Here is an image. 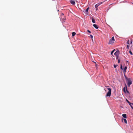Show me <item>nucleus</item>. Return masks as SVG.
Segmentation results:
<instances>
[{
	"label": "nucleus",
	"mask_w": 133,
	"mask_h": 133,
	"mask_svg": "<svg viewBox=\"0 0 133 133\" xmlns=\"http://www.w3.org/2000/svg\"><path fill=\"white\" fill-rule=\"evenodd\" d=\"M120 68H121V69L122 70H123V67H122V64L121 65Z\"/></svg>",
	"instance_id": "15"
},
{
	"label": "nucleus",
	"mask_w": 133,
	"mask_h": 133,
	"mask_svg": "<svg viewBox=\"0 0 133 133\" xmlns=\"http://www.w3.org/2000/svg\"><path fill=\"white\" fill-rule=\"evenodd\" d=\"M129 46L128 45H127V49H129Z\"/></svg>",
	"instance_id": "22"
},
{
	"label": "nucleus",
	"mask_w": 133,
	"mask_h": 133,
	"mask_svg": "<svg viewBox=\"0 0 133 133\" xmlns=\"http://www.w3.org/2000/svg\"><path fill=\"white\" fill-rule=\"evenodd\" d=\"M123 120L124 121V122L125 123H127V121L126 120V119H123V118H122V121H123Z\"/></svg>",
	"instance_id": "10"
},
{
	"label": "nucleus",
	"mask_w": 133,
	"mask_h": 133,
	"mask_svg": "<svg viewBox=\"0 0 133 133\" xmlns=\"http://www.w3.org/2000/svg\"><path fill=\"white\" fill-rule=\"evenodd\" d=\"M119 54V51H116L114 53V55L116 56V58L117 59L118 58Z\"/></svg>",
	"instance_id": "3"
},
{
	"label": "nucleus",
	"mask_w": 133,
	"mask_h": 133,
	"mask_svg": "<svg viewBox=\"0 0 133 133\" xmlns=\"http://www.w3.org/2000/svg\"><path fill=\"white\" fill-rule=\"evenodd\" d=\"M117 65H115V64L114 65V66L115 68H116V67H117Z\"/></svg>",
	"instance_id": "20"
},
{
	"label": "nucleus",
	"mask_w": 133,
	"mask_h": 133,
	"mask_svg": "<svg viewBox=\"0 0 133 133\" xmlns=\"http://www.w3.org/2000/svg\"><path fill=\"white\" fill-rule=\"evenodd\" d=\"M92 22L93 23H95V20L93 18H92Z\"/></svg>",
	"instance_id": "11"
},
{
	"label": "nucleus",
	"mask_w": 133,
	"mask_h": 133,
	"mask_svg": "<svg viewBox=\"0 0 133 133\" xmlns=\"http://www.w3.org/2000/svg\"><path fill=\"white\" fill-rule=\"evenodd\" d=\"M127 102L129 103V105H131L132 104V103H130L129 101H128L127 99H126Z\"/></svg>",
	"instance_id": "13"
},
{
	"label": "nucleus",
	"mask_w": 133,
	"mask_h": 133,
	"mask_svg": "<svg viewBox=\"0 0 133 133\" xmlns=\"http://www.w3.org/2000/svg\"><path fill=\"white\" fill-rule=\"evenodd\" d=\"M105 87H106L107 88L108 90V92L106 95L105 97H110L111 94V88H108L109 87L108 86H106Z\"/></svg>",
	"instance_id": "1"
},
{
	"label": "nucleus",
	"mask_w": 133,
	"mask_h": 133,
	"mask_svg": "<svg viewBox=\"0 0 133 133\" xmlns=\"http://www.w3.org/2000/svg\"><path fill=\"white\" fill-rule=\"evenodd\" d=\"M127 69V67L126 66L125 67L124 69H123V72L124 73H125L126 72V70Z\"/></svg>",
	"instance_id": "5"
},
{
	"label": "nucleus",
	"mask_w": 133,
	"mask_h": 133,
	"mask_svg": "<svg viewBox=\"0 0 133 133\" xmlns=\"http://www.w3.org/2000/svg\"><path fill=\"white\" fill-rule=\"evenodd\" d=\"M120 60L119 59H118V63H120Z\"/></svg>",
	"instance_id": "25"
},
{
	"label": "nucleus",
	"mask_w": 133,
	"mask_h": 133,
	"mask_svg": "<svg viewBox=\"0 0 133 133\" xmlns=\"http://www.w3.org/2000/svg\"><path fill=\"white\" fill-rule=\"evenodd\" d=\"M115 41V39L114 38V37H112L110 39L109 42L108 43V44H112L113 43H114Z\"/></svg>",
	"instance_id": "2"
},
{
	"label": "nucleus",
	"mask_w": 133,
	"mask_h": 133,
	"mask_svg": "<svg viewBox=\"0 0 133 133\" xmlns=\"http://www.w3.org/2000/svg\"><path fill=\"white\" fill-rule=\"evenodd\" d=\"M102 3H101L100 4L98 3L96 4L95 5V6L96 8H97V7L101 4H102Z\"/></svg>",
	"instance_id": "9"
},
{
	"label": "nucleus",
	"mask_w": 133,
	"mask_h": 133,
	"mask_svg": "<svg viewBox=\"0 0 133 133\" xmlns=\"http://www.w3.org/2000/svg\"><path fill=\"white\" fill-rule=\"evenodd\" d=\"M127 43L128 44V45H129L130 44H129V40H128L127 42Z\"/></svg>",
	"instance_id": "21"
},
{
	"label": "nucleus",
	"mask_w": 133,
	"mask_h": 133,
	"mask_svg": "<svg viewBox=\"0 0 133 133\" xmlns=\"http://www.w3.org/2000/svg\"><path fill=\"white\" fill-rule=\"evenodd\" d=\"M123 91L125 93H126V91L125 89V87H124L123 88Z\"/></svg>",
	"instance_id": "19"
},
{
	"label": "nucleus",
	"mask_w": 133,
	"mask_h": 133,
	"mask_svg": "<svg viewBox=\"0 0 133 133\" xmlns=\"http://www.w3.org/2000/svg\"><path fill=\"white\" fill-rule=\"evenodd\" d=\"M132 40L131 39V40H130V44H132Z\"/></svg>",
	"instance_id": "24"
},
{
	"label": "nucleus",
	"mask_w": 133,
	"mask_h": 133,
	"mask_svg": "<svg viewBox=\"0 0 133 133\" xmlns=\"http://www.w3.org/2000/svg\"><path fill=\"white\" fill-rule=\"evenodd\" d=\"M62 15L63 16L64 15V14H63L62 13V14H61V16H62Z\"/></svg>",
	"instance_id": "26"
},
{
	"label": "nucleus",
	"mask_w": 133,
	"mask_h": 133,
	"mask_svg": "<svg viewBox=\"0 0 133 133\" xmlns=\"http://www.w3.org/2000/svg\"><path fill=\"white\" fill-rule=\"evenodd\" d=\"M93 26L96 29H98V27L97 26V25L96 24H94L93 25Z\"/></svg>",
	"instance_id": "6"
},
{
	"label": "nucleus",
	"mask_w": 133,
	"mask_h": 133,
	"mask_svg": "<svg viewBox=\"0 0 133 133\" xmlns=\"http://www.w3.org/2000/svg\"><path fill=\"white\" fill-rule=\"evenodd\" d=\"M130 106H131V108H132V109H133V107L131 105H130Z\"/></svg>",
	"instance_id": "27"
},
{
	"label": "nucleus",
	"mask_w": 133,
	"mask_h": 133,
	"mask_svg": "<svg viewBox=\"0 0 133 133\" xmlns=\"http://www.w3.org/2000/svg\"><path fill=\"white\" fill-rule=\"evenodd\" d=\"M90 36L91 37V38L92 39V40L93 41V39H92L93 36L92 35H90Z\"/></svg>",
	"instance_id": "17"
},
{
	"label": "nucleus",
	"mask_w": 133,
	"mask_h": 133,
	"mask_svg": "<svg viewBox=\"0 0 133 133\" xmlns=\"http://www.w3.org/2000/svg\"><path fill=\"white\" fill-rule=\"evenodd\" d=\"M125 87H126V91H127V92L129 93V92L127 90V85L126 84H125Z\"/></svg>",
	"instance_id": "14"
},
{
	"label": "nucleus",
	"mask_w": 133,
	"mask_h": 133,
	"mask_svg": "<svg viewBox=\"0 0 133 133\" xmlns=\"http://www.w3.org/2000/svg\"><path fill=\"white\" fill-rule=\"evenodd\" d=\"M114 50H113L112 51H111V55H112V54H113V53L114 52Z\"/></svg>",
	"instance_id": "18"
},
{
	"label": "nucleus",
	"mask_w": 133,
	"mask_h": 133,
	"mask_svg": "<svg viewBox=\"0 0 133 133\" xmlns=\"http://www.w3.org/2000/svg\"><path fill=\"white\" fill-rule=\"evenodd\" d=\"M76 34V33L75 32H73L72 33V36H75V35Z\"/></svg>",
	"instance_id": "12"
},
{
	"label": "nucleus",
	"mask_w": 133,
	"mask_h": 133,
	"mask_svg": "<svg viewBox=\"0 0 133 133\" xmlns=\"http://www.w3.org/2000/svg\"><path fill=\"white\" fill-rule=\"evenodd\" d=\"M89 9V8H87V9L86 10H84V12H85L88 13Z\"/></svg>",
	"instance_id": "7"
},
{
	"label": "nucleus",
	"mask_w": 133,
	"mask_h": 133,
	"mask_svg": "<svg viewBox=\"0 0 133 133\" xmlns=\"http://www.w3.org/2000/svg\"><path fill=\"white\" fill-rule=\"evenodd\" d=\"M96 8V10H97V9H98L97 8Z\"/></svg>",
	"instance_id": "28"
},
{
	"label": "nucleus",
	"mask_w": 133,
	"mask_h": 133,
	"mask_svg": "<svg viewBox=\"0 0 133 133\" xmlns=\"http://www.w3.org/2000/svg\"><path fill=\"white\" fill-rule=\"evenodd\" d=\"M132 83V81L130 80H128V82L127 84L129 87L130 85Z\"/></svg>",
	"instance_id": "4"
},
{
	"label": "nucleus",
	"mask_w": 133,
	"mask_h": 133,
	"mask_svg": "<svg viewBox=\"0 0 133 133\" xmlns=\"http://www.w3.org/2000/svg\"><path fill=\"white\" fill-rule=\"evenodd\" d=\"M129 53L131 55H132V52L130 50L129 51Z\"/></svg>",
	"instance_id": "16"
},
{
	"label": "nucleus",
	"mask_w": 133,
	"mask_h": 133,
	"mask_svg": "<svg viewBox=\"0 0 133 133\" xmlns=\"http://www.w3.org/2000/svg\"><path fill=\"white\" fill-rule=\"evenodd\" d=\"M61 19H62V20H63V19H65V18H64V19L63 18H62V17L61 18Z\"/></svg>",
	"instance_id": "29"
},
{
	"label": "nucleus",
	"mask_w": 133,
	"mask_h": 133,
	"mask_svg": "<svg viewBox=\"0 0 133 133\" xmlns=\"http://www.w3.org/2000/svg\"><path fill=\"white\" fill-rule=\"evenodd\" d=\"M87 31H88V32H89V33H91V31H90V30H87Z\"/></svg>",
	"instance_id": "23"
},
{
	"label": "nucleus",
	"mask_w": 133,
	"mask_h": 133,
	"mask_svg": "<svg viewBox=\"0 0 133 133\" xmlns=\"http://www.w3.org/2000/svg\"><path fill=\"white\" fill-rule=\"evenodd\" d=\"M122 116L124 118H127V115L126 114H124L122 115Z\"/></svg>",
	"instance_id": "8"
}]
</instances>
